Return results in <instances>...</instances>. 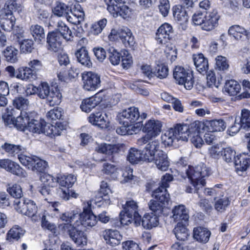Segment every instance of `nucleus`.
Here are the masks:
<instances>
[{"mask_svg": "<svg viewBox=\"0 0 250 250\" xmlns=\"http://www.w3.org/2000/svg\"><path fill=\"white\" fill-rule=\"evenodd\" d=\"M184 164L183 159L180 160L178 162L181 176L184 179L187 177L196 190L204 186L206 184L204 178L210 174L209 168L203 163L195 167Z\"/></svg>", "mask_w": 250, "mask_h": 250, "instance_id": "f257e3e1", "label": "nucleus"}, {"mask_svg": "<svg viewBox=\"0 0 250 250\" xmlns=\"http://www.w3.org/2000/svg\"><path fill=\"white\" fill-rule=\"evenodd\" d=\"M220 18L217 10L213 9L206 15L197 12L192 16V20L194 24L200 26L202 30L210 31L217 27Z\"/></svg>", "mask_w": 250, "mask_h": 250, "instance_id": "f03ea898", "label": "nucleus"}, {"mask_svg": "<svg viewBox=\"0 0 250 250\" xmlns=\"http://www.w3.org/2000/svg\"><path fill=\"white\" fill-rule=\"evenodd\" d=\"M173 128L177 136V140L187 141L191 134L205 130V125L203 122L196 121L190 125L177 124Z\"/></svg>", "mask_w": 250, "mask_h": 250, "instance_id": "7ed1b4c3", "label": "nucleus"}, {"mask_svg": "<svg viewBox=\"0 0 250 250\" xmlns=\"http://www.w3.org/2000/svg\"><path fill=\"white\" fill-rule=\"evenodd\" d=\"M173 78L176 83L183 85L187 90L192 88L194 83L192 71L180 66H176L173 72Z\"/></svg>", "mask_w": 250, "mask_h": 250, "instance_id": "20e7f679", "label": "nucleus"}, {"mask_svg": "<svg viewBox=\"0 0 250 250\" xmlns=\"http://www.w3.org/2000/svg\"><path fill=\"white\" fill-rule=\"evenodd\" d=\"M80 225L72 226L71 224L62 225L63 232L68 234L71 239L77 246H83L87 244L86 234L79 229Z\"/></svg>", "mask_w": 250, "mask_h": 250, "instance_id": "39448f33", "label": "nucleus"}, {"mask_svg": "<svg viewBox=\"0 0 250 250\" xmlns=\"http://www.w3.org/2000/svg\"><path fill=\"white\" fill-rule=\"evenodd\" d=\"M19 161L23 166L27 167L32 171L42 172L47 166L46 161L41 159L36 156L31 157L27 156H21Z\"/></svg>", "mask_w": 250, "mask_h": 250, "instance_id": "423d86ee", "label": "nucleus"}, {"mask_svg": "<svg viewBox=\"0 0 250 250\" xmlns=\"http://www.w3.org/2000/svg\"><path fill=\"white\" fill-rule=\"evenodd\" d=\"M15 208L19 212L32 218L36 221L38 217L36 216L37 207L34 201L26 199L15 203Z\"/></svg>", "mask_w": 250, "mask_h": 250, "instance_id": "0eeeda50", "label": "nucleus"}, {"mask_svg": "<svg viewBox=\"0 0 250 250\" xmlns=\"http://www.w3.org/2000/svg\"><path fill=\"white\" fill-rule=\"evenodd\" d=\"M119 37L125 46H133L135 43L134 38L131 30L126 27H123L118 30L113 29L108 36L109 39L113 41Z\"/></svg>", "mask_w": 250, "mask_h": 250, "instance_id": "6e6552de", "label": "nucleus"}, {"mask_svg": "<svg viewBox=\"0 0 250 250\" xmlns=\"http://www.w3.org/2000/svg\"><path fill=\"white\" fill-rule=\"evenodd\" d=\"M16 3H12L5 7L0 15V24L4 31L10 32L13 29L16 21L11 9H13Z\"/></svg>", "mask_w": 250, "mask_h": 250, "instance_id": "1a4fd4ad", "label": "nucleus"}, {"mask_svg": "<svg viewBox=\"0 0 250 250\" xmlns=\"http://www.w3.org/2000/svg\"><path fill=\"white\" fill-rule=\"evenodd\" d=\"M83 87L87 91H94L101 85L100 76L97 73L89 71L82 74Z\"/></svg>", "mask_w": 250, "mask_h": 250, "instance_id": "9d476101", "label": "nucleus"}, {"mask_svg": "<svg viewBox=\"0 0 250 250\" xmlns=\"http://www.w3.org/2000/svg\"><path fill=\"white\" fill-rule=\"evenodd\" d=\"M112 0H106L107 9L109 12L115 18L119 16L124 19L131 16V9L124 3H115Z\"/></svg>", "mask_w": 250, "mask_h": 250, "instance_id": "9b49d317", "label": "nucleus"}, {"mask_svg": "<svg viewBox=\"0 0 250 250\" xmlns=\"http://www.w3.org/2000/svg\"><path fill=\"white\" fill-rule=\"evenodd\" d=\"M139 117L138 108L134 106L123 110L117 116L120 123L126 125H132L136 122Z\"/></svg>", "mask_w": 250, "mask_h": 250, "instance_id": "f8f14e48", "label": "nucleus"}, {"mask_svg": "<svg viewBox=\"0 0 250 250\" xmlns=\"http://www.w3.org/2000/svg\"><path fill=\"white\" fill-rule=\"evenodd\" d=\"M0 167L17 176L26 177V172L19 165L8 159H0Z\"/></svg>", "mask_w": 250, "mask_h": 250, "instance_id": "ddd939ff", "label": "nucleus"}, {"mask_svg": "<svg viewBox=\"0 0 250 250\" xmlns=\"http://www.w3.org/2000/svg\"><path fill=\"white\" fill-rule=\"evenodd\" d=\"M63 39L61 34L56 32H49L46 38L48 50L54 52L61 50Z\"/></svg>", "mask_w": 250, "mask_h": 250, "instance_id": "4468645a", "label": "nucleus"}, {"mask_svg": "<svg viewBox=\"0 0 250 250\" xmlns=\"http://www.w3.org/2000/svg\"><path fill=\"white\" fill-rule=\"evenodd\" d=\"M172 33L173 28L171 25L165 23L157 30L155 39L158 43L165 44L170 40Z\"/></svg>", "mask_w": 250, "mask_h": 250, "instance_id": "2eb2a0df", "label": "nucleus"}, {"mask_svg": "<svg viewBox=\"0 0 250 250\" xmlns=\"http://www.w3.org/2000/svg\"><path fill=\"white\" fill-rule=\"evenodd\" d=\"M162 122L157 120L150 119L142 127V130L151 138L156 137L161 132Z\"/></svg>", "mask_w": 250, "mask_h": 250, "instance_id": "dca6fc26", "label": "nucleus"}, {"mask_svg": "<svg viewBox=\"0 0 250 250\" xmlns=\"http://www.w3.org/2000/svg\"><path fill=\"white\" fill-rule=\"evenodd\" d=\"M125 213L129 215L131 214L133 215L134 220V225L136 226L141 225V215L138 213V206L136 202L134 200H129L126 201L125 204L123 207Z\"/></svg>", "mask_w": 250, "mask_h": 250, "instance_id": "f3484780", "label": "nucleus"}, {"mask_svg": "<svg viewBox=\"0 0 250 250\" xmlns=\"http://www.w3.org/2000/svg\"><path fill=\"white\" fill-rule=\"evenodd\" d=\"M103 99V94L97 93L94 96L83 100L81 108L84 112H89L102 101Z\"/></svg>", "mask_w": 250, "mask_h": 250, "instance_id": "a211bd4d", "label": "nucleus"}, {"mask_svg": "<svg viewBox=\"0 0 250 250\" xmlns=\"http://www.w3.org/2000/svg\"><path fill=\"white\" fill-rule=\"evenodd\" d=\"M89 122L101 128H106L109 126V120L106 114L98 112L91 114L88 118Z\"/></svg>", "mask_w": 250, "mask_h": 250, "instance_id": "6ab92c4d", "label": "nucleus"}, {"mask_svg": "<svg viewBox=\"0 0 250 250\" xmlns=\"http://www.w3.org/2000/svg\"><path fill=\"white\" fill-rule=\"evenodd\" d=\"M79 215L80 226L89 228L95 226L97 223L96 216L90 211V210L83 208V211Z\"/></svg>", "mask_w": 250, "mask_h": 250, "instance_id": "aec40b11", "label": "nucleus"}, {"mask_svg": "<svg viewBox=\"0 0 250 250\" xmlns=\"http://www.w3.org/2000/svg\"><path fill=\"white\" fill-rule=\"evenodd\" d=\"M103 236L106 243L112 247L119 245L122 239V235L116 230H105L103 232Z\"/></svg>", "mask_w": 250, "mask_h": 250, "instance_id": "412c9836", "label": "nucleus"}, {"mask_svg": "<svg viewBox=\"0 0 250 250\" xmlns=\"http://www.w3.org/2000/svg\"><path fill=\"white\" fill-rule=\"evenodd\" d=\"M234 165L236 171L238 174L245 171L250 166V155L245 153L237 155L235 158Z\"/></svg>", "mask_w": 250, "mask_h": 250, "instance_id": "4be33fe9", "label": "nucleus"}, {"mask_svg": "<svg viewBox=\"0 0 250 250\" xmlns=\"http://www.w3.org/2000/svg\"><path fill=\"white\" fill-rule=\"evenodd\" d=\"M172 218L176 222L187 223L189 219L188 212L183 205L176 206L173 208Z\"/></svg>", "mask_w": 250, "mask_h": 250, "instance_id": "5701e85b", "label": "nucleus"}, {"mask_svg": "<svg viewBox=\"0 0 250 250\" xmlns=\"http://www.w3.org/2000/svg\"><path fill=\"white\" fill-rule=\"evenodd\" d=\"M152 162H154L157 168L161 171H166L169 165L167 154L163 150L158 151Z\"/></svg>", "mask_w": 250, "mask_h": 250, "instance_id": "b1692460", "label": "nucleus"}, {"mask_svg": "<svg viewBox=\"0 0 250 250\" xmlns=\"http://www.w3.org/2000/svg\"><path fill=\"white\" fill-rule=\"evenodd\" d=\"M34 114L27 113L25 111H21L20 115L15 119L14 126L18 129L24 131L27 129L30 118L33 117Z\"/></svg>", "mask_w": 250, "mask_h": 250, "instance_id": "393cba45", "label": "nucleus"}, {"mask_svg": "<svg viewBox=\"0 0 250 250\" xmlns=\"http://www.w3.org/2000/svg\"><path fill=\"white\" fill-rule=\"evenodd\" d=\"M228 34L236 41H243L248 36V31L243 26L235 24L230 26Z\"/></svg>", "mask_w": 250, "mask_h": 250, "instance_id": "a878e982", "label": "nucleus"}, {"mask_svg": "<svg viewBox=\"0 0 250 250\" xmlns=\"http://www.w3.org/2000/svg\"><path fill=\"white\" fill-rule=\"evenodd\" d=\"M160 143L158 141L154 140L148 143L144 148L145 153L144 154L146 161L152 162L153 158L158 151H162L159 149Z\"/></svg>", "mask_w": 250, "mask_h": 250, "instance_id": "bb28decb", "label": "nucleus"}, {"mask_svg": "<svg viewBox=\"0 0 250 250\" xmlns=\"http://www.w3.org/2000/svg\"><path fill=\"white\" fill-rule=\"evenodd\" d=\"M193 60L197 70L200 73H206L208 69V63L206 59L202 54H194Z\"/></svg>", "mask_w": 250, "mask_h": 250, "instance_id": "cd10ccee", "label": "nucleus"}, {"mask_svg": "<svg viewBox=\"0 0 250 250\" xmlns=\"http://www.w3.org/2000/svg\"><path fill=\"white\" fill-rule=\"evenodd\" d=\"M158 217L152 212L146 214L142 219L141 218V224L145 229H150L158 226L159 224Z\"/></svg>", "mask_w": 250, "mask_h": 250, "instance_id": "c85d7f7f", "label": "nucleus"}, {"mask_svg": "<svg viewBox=\"0 0 250 250\" xmlns=\"http://www.w3.org/2000/svg\"><path fill=\"white\" fill-rule=\"evenodd\" d=\"M79 215L78 213H63L60 215V219L65 223L60 224L59 226V228L63 231L62 229V225L65 224H71L72 226L80 225V221H79Z\"/></svg>", "mask_w": 250, "mask_h": 250, "instance_id": "c756f323", "label": "nucleus"}, {"mask_svg": "<svg viewBox=\"0 0 250 250\" xmlns=\"http://www.w3.org/2000/svg\"><path fill=\"white\" fill-rule=\"evenodd\" d=\"M203 123L205 127H207L208 130L211 132L222 131L226 127V123L222 119L207 121L205 123Z\"/></svg>", "mask_w": 250, "mask_h": 250, "instance_id": "7c9ffc66", "label": "nucleus"}, {"mask_svg": "<svg viewBox=\"0 0 250 250\" xmlns=\"http://www.w3.org/2000/svg\"><path fill=\"white\" fill-rule=\"evenodd\" d=\"M211 233L207 229L199 227L193 230V237L197 241L206 243L208 242Z\"/></svg>", "mask_w": 250, "mask_h": 250, "instance_id": "2f4dec72", "label": "nucleus"}, {"mask_svg": "<svg viewBox=\"0 0 250 250\" xmlns=\"http://www.w3.org/2000/svg\"><path fill=\"white\" fill-rule=\"evenodd\" d=\"M1 147L12 156L18 155L19 159L20 156H25L22 154L24 151V148L21 146L5 143L4 145H2Z\"/></svg>", "mask_w": 250, "mask_h": 250, "instance_id": "473e14b6", "label": "nucleus"}, {"mask_svg": "<svg viewBox=\"0 0 250 250\" xmlns=\"http://www.w3.org/2000/svg\"><path fill=\"white\" fill-rule=\"evenodd\" d=\"M186 223L178 222L173 230L176 238L180 241H185L189 236V232L186 227Z\"/></svg>", "mask_w": 250, "mask_h": 250, "instance_id": "72a5a7b5", "label": "nucleus"}, {"mask_svg": "<svg viewBox=\"0 0 250 250\" xmlns=\"http://www.w3.org/2000/svg\"><path fill=\"white\" fill-rule=\"evenodd\" d=\"M75 55L78 61L83 65L90 67L92 65V62L89 56L87 50L84 47H82L78 50Z\"/></svg>", "mask_w": 250, "mask_h": 250, "instance_id": "f704fd0d", "label": "nucleus"}, {"mask_svg": "<svg viewBox=\"0 0 250 250\" xmlns=\"http://www.w3.org/2000/svg\"><path fill=\"white\" fill-rule=\"evenodd\" d=\"M127 160L131 164H137L140 161H146L142 151L135 148H131L127 156Z\"/></svg>", "mask_w": 250, "mask_h": 250, "instance_id": "c9c22d12", "label": "nucleus"}, {"mask_svg": "<svg viewBox=\"0 0 250 250\" xmlns=\"http://www.w3.org/2000/svg\"><path fill=\"white\" fill-rule=\"evenodd\" d=\"M240 84L236 81L230 80L226 82L224 86V90L230 96H235L241 90Z\"/></svg>", "mask_w": 250, "mask_h": 250, "instance_id": "e433bc0d", "label": "nucleus"}, {"mask_svg": "<svg viewBox=\"0 0 250 250\" xmlns=\"http://www.w3.org/2000/svg\"><path fill=\"white\" fill-rule=\"evenodd\" d=\"M16 77L22 80L31 81L35 79L36 76L28 67L25 66L18 69Z\"/></svg>", "mask_w": 250, "mask_h": 250, "instance_id": "4c0bfd02", "label": "nucleus"}, {"mask_svg": "<svg viewBox=\"0 0 250 250\" xmlns=\"http://www.w3.org/2000/svg\"><path fill=\"white\" fill-rule=\"evenodd\" d=\"M62 94L60 90L56 87L52 88L49 91L46 98L47 103L50 106H54L59 104L61 102Z\"/></svg>", "mask_w": 250, "mask_h": 250, "instance_id": "58836bf2", "label": "nucleus"}, {"mask_svg": "<svg viewBox=\"0 0 250 250\" xmlns=\"http://www.w3.org/2000/svg\"><path fill=\"white\" fill-rule=\"evenodd\" d=\"M71 12V7L64 3L58 1L53 9V12L58 17H66Z\"/></svg>", "mask_w": 250, "mask_h": 250, "instance_id": "ea45409f", "label": "nucleus"}, {"mask_svg": "<svg viewBox=\"0 0 250 250\" xmlns=\"http://www.w3.org/2000/svg\"><path fill=\"white\" fill-rule=\"evenodd\" d=\"M31 33L35 41L42 43L45 41V33L43 28L39 25H32L30 27Z\"/></svg>", "mask_w": 250, "mask_h": 250, "instance_id": "a19ab883", "label": "nucleus"}, {"mask_svg": "<svg viewBox=\"0 0 250 250\" xmlns=\"http://www.w3.org/2000/svg\"><path fill=\"white\" fill-rule=\"evenodd\" d=\"M173 15L174 18L181 23L188 21V17L186 11L180 5H176L173 7Z\"/></svg>", "mask_w": 250, "mask_h": 250, "instance_id": "79ce46f5", "label": "nucleus"}, {"mask_svg": "<svg viewBox=\"0 0 250 250\" xmlns=\"http://www.w3.org/2000/svg\"><path fill=\"white\" fill-rule=\"evenodd\" d=\"M25 231L21 227L16 225L13 227L7 234V240L11 242L18 240L24 234Z\"/></svg>", "mask_w": 250, "mask_h": 250, "instance_id": "37998d69", "label": "nucleus"}, {"mask_svg": "<svg viewBox=\"0 0 250 250\" xmlns=\"http://www.w3.org/2000/svg\"><path fill=\"white\" fill-rule=\"evenodd\" d=\"M58 183L62 187L68 188L76 181V177L72 174L61 176L57 179Z\"/></svg>", "mask_w": 250, "mask_h": 250, "instance_id": "c03bdc74", "label": "nucleus"}, {"mask_svg": "<svg viewBox=\"0 0 250 250\" xmlns=\"http://www.w3.org/2000/svg\"><path fill=\"white\" fill-rule=\"evenodd\" d=\"M148 205L150 209L152 211V213L158 216L163 214L164 212L167 209L166 206L155 200H150Z\"/></svg>", "mask_w": 250, "mask_h": 250, "instance_id": "a18cd8bd", "label": "nucleus"}, {"mask_svg": "<svg viewBox=\"0 0 250 250\" xmlns=\"http://www.w3.org/2000/svg\"><path fill=\"white\" fill-rule=\"evenodd\" d=\"M57 30L56 32L61 34L64 39L70 40L72 32L63 21H60L57 22Z\"/></svg>", "mask_w": 250, "mask_h": 250, "instance_id": "49530a36", "label": "nucleus"}, {"mask_svg": "<svg viewBox=\"0 0 250 250\" xmlns=\"http://www.w3.org/2000/svg\"><path fill=\"white\" fill-rule=\"evenodd\" d=\"M43 123L44 122L38 121L33 118V117L32 118H30L26 129L34 133L40 134L42 131V127L43 125Z\"/></svg>", "mask_w": 250, "mask_h": 250, "instance_id": "de8ad7c7", "label": "nucleus"}, {"mask_svg": "<svg viewBox=\"0 0 250 250\" xmlns=\"http://www.w3.org/2000/svg\"><path fill=\"white\" fill-rule=\"evenodd\" d=\"M242 126V128L248 129L250 128V111L246 109L241 111V116L237 118Z\"/></svg>", "mask_w": 250, "mask_h": 250, "instance_id": "09e8293b", "label": "nucleus"}, {"mask_svg": "<svg viewBox=\"0 0 250 250\" xmlns=\"http://www.w3.org/2000/svg\"><path fill=\"white\" fill-rule=\"evenodd\" d=\"M18 50L13 46H8L4 51V56L6 60L12 63L16 62L18 60Z\"/></svg>", "mask_w": 250, "mask_h": 250, "instance_id": "8fccbe9b", "label": "nucleus"}, {"mask_svg": "<svg viewBox=\"0 0 250 250\" xmlns=\"http://www.w3.org/2000/svg\"><path fill=\"white\" fill-rule=\"evenodd\" d=\"M109 54V60L112 64L115 65L119 64L122 53H120L114 47H109L107 49Z\"/></svg>", "mask_w": 250, "mask_h": 250, "instance_id": "3c124183", "label": "nucleus"}, {"mask_svg": "<svg viewBox=\"0 0 250 250\" xmlns=\"http://www.w3.org/2000/svg\"><path fill=\"white\" fill-rule=\"evenodd\" d=\"M175 140H177V137L173 127L162 136V140L165 145H172Z\"/></svg>", "mask_w": 250, "mask_h": 250, "instance_id": "603ef678", "label": "nucleus"}, {"mask_svg": "<svg viewBox=\"0 0 250 250\" xmlns=\"http://www.w3.org/2000/svg\"><path fill=\"white\" fill-rule=\"evenodd\" d=\"M40 180L42 183V185L50 188L55 187L58 183L57 179L52 175L44 173L41 174Z\"/></svg>", "mask_w": 250, "mask_h": 250, "instance_id": "864d4df0", "label": "nucleus"}, {"mask_svg": "<svg viewBox=\"0 0 250 250\" xmlns=\"http://www.w3.org/2000/svg\"><path fill=\"white\" fill-rule=\"evenodd\" d=\"M168 74V68L167 66L164 64L157 65L153 72V76H155L160 79L166 78Z\"/></svg>", "mask_w": 250, "mask_h": 250, "instance_id": "5fc2aeb1", "label": "nucleus"}, {"mask_svg": "<svg viewBox=\"0 0 250 250\" xmlns=\"http://www.w3.org/2000/svg\"><path fill=\"white\" fill-rule=\"evenodd\" d=\"M116 148L112 145L106 144H101L95 147V151L98 153L110 155L113 153Z\"/></svg>", "mask_w": 250, "mask_h": 250, "instance_id": "6e6d98bb", "label": "nucleus"}, {"mask_svg": "<svg viewBox=\"0 0 250 250\" xmlns=\"http://www.w3.org/2000/svg\"><path fill=\"white\" fill-rule=\"evenodd\" d=\"M16 112V110L11 109V110H8L2 115V119L5 125H14Z\"/></svg>", "mask_w": 250, "mask_h": 250, "instance_id": "4d7b16f0", "label": "nucleus"}, {"mask_svg": "<svg viewBox=\"0 0 250 250\" xmlns=\"http://www.w3.org/2000/svg\"><path fill=\"white\" fill-rule=\"evenodd\" d=\"M7 191L11 196L16 198H20L23 195L21 186L16 184L12 186L9 184Z\"/></svg>", "mask_w": 250, "mask_h": 250, "instance_id": "13d9d810", "label": "nucleus"}, {"mask_svg": "<svg viewBox=\"0 0 250 250\" xmlns=\"http://www.w3.org/2000/svg\"><path fill=\"white\" fill-rule=\"evenodd\" d=\"M230 201L228 197H224L218 199L215 203L214 207L218 211L223 212L229 205Z\"/></svg>", "mask_w": 250, "mask_h": 250, "instance_id": "bf43d9fd", "label": "nucleus"}, {"mask_svg": "<svg viewBox=\"0 0 250 250\" xmlns=\"http://www.w3.org/2000/svg\"><path fill=\"white\" fill-rule=\"evenodd\" d=\"M216 68L220 71H225L229 67V64L226 57L222 56H218L215 58Z\"/></svg>", "mask_w": 250, "mask_h": 250, "instance_id": "052dcab7", "label": "nucleus"}, {"mask_svg": "<svg viewBox=\"0 0 250 250\" xmlns=\"http://www.w3.org/2000/svg\"><path fill=\"white\" fill-rule=\"evenodd\" d=\"M122 65L125 69H128L132 64V57L126 50L122 51Z\"/></svg>", "mask_w": 250, "mask_h": 250, "instance_id": "680f3d73", "label": "nucleus"}, {"mask_svg": "<svg viewBox=\"0 0 250 250\" xmlns=\"http://www.w3.org/2000/svg\"><path fill=\"white\" fill-rule=\"evenodd\" d=\"M28 103V101L22 97L16 98L13 100V105L17 108L16 112H18L20 110L24 111L23 109L27 106Z\"/></svg>", "mask_w": 250, "mask_h": 250, "instance_id": "e2e57ef3", "label": "nucleus"}, {"mask_svg": "<svg viewBox=\"0 0 250 250\" xmlns=\"http://www.w3.org/2000/svg\"><path fill=\"white\" fill-rule=\"evenodd\" d=\"M107 23V20L103 19L93 24L91 27V32L94 35L100 34L105 27Z\"/></svg>", "mask_w": 250, "mask_h": 250, "instance_id": "0e129e2a", "label": "nucleus"}, {"mask_svg": "<svg viewBox=\"0 0 250 250\" xmlns=\"http://www.w3.org/2000/svg\"><path fill=\"white\" fill-rule=\"evenodd\" d=\"M34 42L31 39L23 40L20 42L21 50L23 53H30L34 49Z\"/></svg>", "mask_w": 250, "mask_h": 250, "instance_id": "69168bd1", "label": "nucleus"}, {"mask_svg": "<svg viewBox=\"0 0 250 250\" xmlns=\"http://www.w3.org/2000/svg\"><path fill=\"white\" fill-rule=\"evenodd\" d=\"M58 192L60 197L65 200H69L70 197L76 198L78 196L77 193L72 190L69 189V188L63 189L60 188Z\"/></svg>", "mask_w": 250, "mask_h": 250, "instance_id": "338daca9", "label": "nucleus"}, {"mask_svg": "<svg viewBox=\"0 0 250 250\" xmlns=\"http://www.w3.org/2000/svg\"><path fill=\"white\" fill-rule=\"evenodd\" d=\"M49 91V86L48 83H42L38 87V95L41 99H46Z\"/></svg>", "mask_w": 250, "mask_h": 250, "instance_id": "774afa93", "label": "nucleus"}]
</instances>
